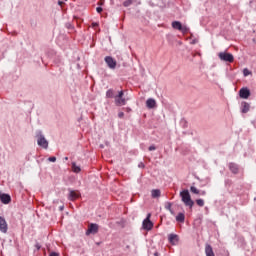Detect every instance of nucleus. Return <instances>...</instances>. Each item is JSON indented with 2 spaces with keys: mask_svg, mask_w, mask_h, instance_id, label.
Masks as SVG:
<instances>
[{
  "mask_svg": "<svg viewBox=\"0 0 256 256\" xmlns=\"http://www.w3.org/2000/svg\"><path fill=\"white\" fill-rule=\"evenodd\" d=\"M180 197L184 205H186V207H190V209L193 208V205H195V202L191 199V194H189V190L181 191Z\"/></svg>",
  "mask_w": 256,
  "mask_h": 256,
  "instance_id": "f257e3e1",
  "label": "nucleus"
},
{
  "mask_svg": "<svg viewBox=\"0 0 256 256\" xmlns=\"http://www.w3.org/2000/svg\"><path fill=\"white\" fill-rule=\"evenodd\" d=\"M36 138H37V144L39 147H42V149H48L49 148V141L45 138V135H43V132L41 130H38L36 132Z\"/></svg>",
  "mask_w": 256,
  "mask_h": 256,
  "instance_id": "f03ea898",
  "label": "nucleus"
},
{
  "mask_svg": "<svg viewBox=\"0 0 256 256\" xmlns=\"http://www.w3.org/2000/svg\"><path fill=\"white\" fill-rule=\"evenodd\" d=\"M142 227L145 231H151V229H153V223L151 221V214H147V217L142 222Z\"/></svg>",
  "mask_w": 256,
  "mask_h": 256,
  "instance_id": "7ed1b4c3",
  "label": "nucleus"
},
{
  "mask_svg": "<svg viewBox=\"0 0 256 256\" xmlns=\"http://www.w3.org/2000/svg\"><path fill=\"white\" fill-rule=\"evenodd\" d=\"M97 233H99V225L95 223L90 224L86 231V235H95Z\"/></svg>",
  "mask_w": 256,
  "mask_h": 256,
  "instance_id": "20e7f679",
  "label": "nucleus"
},
{
  "mask_svg": "<svg viewBox=\"0 0 256 256\" xmlns=\"http://www.w3.org/2000/svg\"><path fill=\"white\" fill-rule=\"evenodd\" d=\"M104 61L108 65L109 69H115L117 67V61L111 56H106Z\"/></svg>",
  "mask_w": 256,
  "mask_h": 256,
  "instance_id": "39448f33",
  "label": "nucleus"
},
{
  "mask_svg": "<svg viewBox=\"0 0 256 256\" xmlns=\"http://www.w3.org/2000/svg\"><path fill=\"white\" fill-rule=\"evenodd\" d=\"M9 226L7 225V220L5 217L0 216V231L1 233H7Z\"/></svg>",
  "mask_w": 256,
  "mask_h": 256,
  "instance_id": "423d86ee",
  "label": "nucleus"
},
{
  "mask_svg": "<svg viewBox=\"0 0 256 256\" xmlns=\"http://www.w3.org/2000/svg\"><path fill=\"white\" fill-rule=\"evenodd\" d=\"M239 96L241 99H249V97H251V91L249 88H241L239 91Z\"/></svg>",
  "mask_w": 256,
  "mask_h": 256,
  "instance_id": "0eeeda50",
  "label": "nucleus"
},
{
  "mask_svg": "<svg viewBox=\"0 0 256 256\" xmlns=\"http://www.w3.org/2000/svg\"><path fill=\"white\" fill-rule=\"evenodd\" d=\"M0 201L4 205H9L11 203V195L0 192Z\"/></svg>",
  "mask_w": 256,
  "mask_h": 256,
  "instance_id": "6e6552de",
  "label": "nucleus"
},
{
  "mask_svg": "<svg viewBox=\"0 0 256 256\" xmlns=\"http://www.w3.org/2000/svg\"><path fill=\"white\" fill-rule=\"evenodd\" d=\"M79 197H81V194L79 193V191L69 189V195H68L69 201H75V199H79Z\"/></svg>",
  "mask_w": 256,
  "mask_h": 256,
  "instance_id": "1a4fd4ad",
  "label": "nucleus"
},
{
  "mask_svg": "<svg viewBox=\"0 0 256 256\" xmlns=\"http://www.w3.org/2000/svg\"><path fill=\"white\" fill-rule=\"evenodd\" d=\"M146 107L148 109H155V107H157V101H155V99H153V98H149L146 101Z\"/></svg>",
  "mask_w": 256,
  "mask_h": 256,
  "instance_id": "9d476101",
  "label": "nucleus"
},
{
  "mask_svg": "<svg viewBox=\"0 0 256 256\" xmlns=\"http://www.w3.org/2000/svg\"><path fill=\"white\" fill-rule=\"evenodd\" d=\"M168 240H169V243H171V245H175L179 243V236L177 234H170L168 236Z\"/></svg>",
  "mask_w": 256,
  "mask_h": 256,
  "instance_id": "9b49d317",
  "label": "nucleus"
},
{
  "mask_svg": "<svg viewBox=\"0 0 256 256\" xmlns=\"http://www.w3.org/2000/svg\"><path fill=\"white\" fill-rule=\"evenodd\" d=\"M205 255L206 256H215V252L213 251V247L211 244L205 245Z\"/></svg>",
  "mask_w": 256,
  "mask_h": 256,
  "instance_id": "f8f14e48",
  "label": "nucleus"
},
{
  "mask_svg": "<svg viewBox=\"0 0 256 256\" xmlns=\"http://www.w3.org/2000/svg\"><path fill=\"white\" fill-rule=\"evenodd\" d=\"M115 105L117 107H123V105H127V99H125V98H115Z\"/></svg>",
  "mask_w": 256,
  "mask_h": 256,
  "instance_id": "ddd939ff",
  "label": "nucleus"
},
{
  "mask_svg": "<svg viewBox=\"0 0 256 256\" xmlns=\"http://www.w3.org/2000/svg\"><path fill=\"white\" fill-rule=\"evenodd\" d=\"M229 170L231 171V173H234V175H237V173H239V165L235 163H230Z\"/></svg>",
  "mask_w": 256,
  "mask_h": 256,
  "instance_id": "4468645a",
  "label": "nucleus"
},
{
  "mask_svg": "<svg viewBox=\"0 0 256 256\" xmlns=\"http://www.w3.org/2000/svg\"><path fill=\"white\" fill-rule=\"evenodd\" d=\"M249 109H251V105L247 102L241 103V113H249Z\"/></svg>",
  "mask_w": 256,
  "mask_h": 256,
  "instance_id": "2eb2a0df",
  "label": "nucleus"
},
{
  "mask_svg": "<svg viewBox=\"0 0 256 256\" xmlns=\"http://www.w3.org/2000/svg\"><path fill=\"white\" fill-rule=\"evenodd\" d=\"M176 221L178 223H185V213L180 212L177 216H176Z\"/></svg>",
  "mask_w": 256,
  "mask_h": 256,
  "instance_id": "dca6fc26",
  "label": "nucleus"
},
{
  "mask_svg": "<svg viewBox=\"0 0 256 256\" xmlns=\"http://www.w3.org/2000/svg\"><path fill=\"white\" fill-rule=\"evenodd\" d=\"M151 196L153 199H157V197H161V190H159V189L152 190Z\"/></svg>",
  "mask_w": 256,
  "mask_h": 256,
  "instance_id": "f3484780",
  "label": "nucleus"
},
{
  "mask_svg": "<svg viewBox=\"0 0 256 256\" xmlns=\"http://www.w3.org/2000/svg\"><path fill=\"white\" fill-rule=\"evenodd\" d=\"M234 57H233V54H231V53H225V61H226V63L228 62V63H233V61H234Z\"/></svg>",
  "mask_w": 256,
  "mask_h": 256,
  "instance_id": "a211bd4d",
  "label": "nucleus"
},
{
  "mask_svg": "<svg viewBox=\"0 0 256 256\" xmlns=\"http://www.w3.org/2000/svg\"><path fill=\"white\" fill-rule=\"evenodd\" d=\"M182 26H183V24H181L180 21H173L172 22L173 29H177L178 31H181Z\"/></svg>",
  "mask_w": 256,
  "mask_h": 256,
  "instance_id": "6ab92c4d",
  "label": "nucleus"
},
{
  "mask_svg": "<svg viewBox=\"0 0 256 256\" xmlns=\"http://www.w3.org/2000/svg\"><path fill=\"white\" fill-rule=\"evenodd\" d=\"M72 171L74 173H81V167L77 166L75 162L72 163Z\"/></svg>",
  "mask_w": 256,
  "mask_h": 256,
  "instance_id": "aec40b11",
  "label": "nucleus"
},
{
  "mask_svg": "<svg viewBox=\"0 0 256 256\" xmlns=\"http://www.w3.org/2000/svg\"><path fill=\"white\" fill-rule=\"evenodd\" d=\"M171 207H172L171 202H168V203L165 205V209H167V211H169V212L171 213V215H175V212L173 211V209H172Z\"/></svg>",
  "mask_w": 256,
  "mask_h": 256,
  "instance_id": "412c9836",
  "label": "nucleus"
},
{
  "mask_svg": "<svg viewBox=\"0 0 256 256\" xmlns=\"http://www.w3.org/2000/svg\"><path fill=\"white\" fill-rule=\"evenodd\" d=\"M113 95H114L113 89L107 90V92H106V97H107L108 99H113Z\"/></svg>",
  "mask_w": 256,
  "mask_h": 256,
  "instance_id": "4be33fe9",
  "label": "nucleus"
},
{
  "mask_svg": "<svg viewBox=\"0 0 256 256\" xmlns=\"http://www.w3.org/2000/svg\"><path fill=\"white\" fill-rule=\"evenodd\" d=\"M190 191H191V193H194V195H199V193H200L199 189H197V187H195V186H191Z\"/></svg>",
  "mask_w": 256,
  "mask_h": 256,
  "instance_id": "5701e85b",
  "label": "nucleus"
},
{
  "mask_svg": "<svg viewBox=\"0 0 256 256\" xmlns=\"http://www.w3.org/2000/svg\"><path fill=\"white\" fill-rule=\"evenodd\" d=\"M196 204L198 205V207H204L205 200L204 199H197Z\"/></svg>",
  "mask_w": 256,
  "mask_h": 256,
  "instance_id": "b1692460",
  "label": "nucleus"
},
{
  "mask_svg": "<svg viewBox=\"0 0 256 256\" xmlns=\"http://www.w3.org/2000/svg\"><path fill=\"white\" fill-rule=\"evenodd\" d=\"M123 5L125 7H131V5H133V0H126L123 2Z\"/></svg>",
  "mask_w": 256,
  "mask_h": 256,
  "instance_id": "393cba45",
  "label": "nucleus"
},
{
  "mask_svg": "<svg viewBox=\"0 0 256 256\" xmlns=\"http://www.w3.org/2000/svg\"><path fill=\"white\" fill-rule=\"evenodd\" d=\"M180 31L181 33H189V27L182 25V27L180 28Z\"/></svg>",
  "mask_w": 256,
  "mask_h": 256,
  "instance_id": "a878e982",
  "label": "nucleus"
},
{
  "mask_svg": "<svg viewBox=\"0 0 256 256\" xmlns=\"http://www.w3.org/2000/svg\"><path fill=\"white\" fill-rule=\"evenodd\" d=\"M243 75H244V77H248V75H251L250 70L247 69V68H245V69L243 70Z\"/></svg>",
  "mask_w": 256,
  "mask_h": 256,
  "instance_id": "bb28decb",
  "label": "nucleus"
},
{
  "mask_svg": "<svg viewBox=\"0 0 256 256\" xmlns=\"http://www.w3.org/2000/svg\"><path fill=\"white\" fill-rule=\"evenodd\" d=\"M219 58L221 59V61H225V52H220Z\"/></svg>",
  "mask_w": 256,
  "mask_h": 256,
  "instance_id": "cd10ccee",
  "label": "nucleus"
},
{
  "mask_svg": "<svg viewBox=\"0 0 256 256\" xmlns=\"http://www.w3.org/2000/svg\"><path fill=\"white\" fill-rule=\"evenodd\" d=\"M48 161H50V163H55V161H57V158L55 156L49 157Z\"/></svg>",
  "mask_w": 256,
  "mask_h": 256,
  "instance_id": "c85d7f7f",
  "label": "nucleus"
},
{
  "mask_svg": "<svg viewBox=\"0 0 256 256\" xmlns=\"http://www.w3.org/2000/svg\"><path fill=\"white\" fill-rule=\"evenodd\" d=\"M123 95H124L123 90H121V91L118 93V95L115 96V98H123Z\"/></svg>",
  "mask_w": 256,
  "mask_h": 256,
  "instance_id": "c756f323",
  "label": "nucleus"
},
{
  "mask_svg": "<svg viewBox=\"0 0 256 256\" xmlns=\"http://www.w3.org/2000/svg\"><path fill=\"white\" fill-rule=\"evenodd\" d=\"M139 169H145V164L143 162H140L138 164Z\"/></svg>",
  "mask_w": 256,
  "mask_h": 256,
  "instance_id": "7c9ffc66",
  "label": "nucleus"
},
{
  "mask_svg": "<svg viewBox=\"0 0 256 256\" xmlns=\"http://www.w3.org/2000/svg\"><path fill=\"white\" fill-rule=\"evenodd\" d=\"M118 117H119V119H123V117H125V113L119 112Z\"/></svg>",
  "mask_w": 256,
  "mask_h": 256,
  "instance_id": "2f4dec72",
  "label": "nucleus"
},
{
  "mask_svg": "<svg viewBox=\"0 0 256 256\" xmlns=\"http://www.w3.org/2000/svg\"><path fill=\"white\" fill-rule=\"evenodd\" d=\"M155 149H157V147H155V145H151L148 150L149 151H155Z\"/></svg>",
  "mask_w": 256,
  "mask_h": 256,
  "instance_id": "473e14b6",
  "label": "nucleus"
},
{
  "mask_svg": "<svg viewBox=\"0 0 256 256\" xmlns=\"http://www.w3.org/2000/svg\"><path fill=\"white\" fill-rule=\"evenodd\" d=\"M96 11H97V13H102L103 12V8L102 7H97Z\"/></svg>",
  "mask_w": 256,
  "mask_h": 256,
  "instance_id": "72a5a7b5",
  "label": "nucleus"
},
{
  "mask_svg": "<svg viewBox=\"0 0 256 256\" xmlns=\"http://www.w3.org/2000/svg\"><path fill=\"white\" fill-rule=\"evenodd\" d=\"M35 247H36L37 251H39V249H41V244L36 243V244H35Z\"/></svg>",
  "mask_w": 256,
  "mask_h": 256,
  "instance_id": "f704fd0d",
  "label": "nucleus"
},
{
  "mask_svg": "<svg viewBox=\"0 0 256 256\" xmlns=\"http://www.w3.org/2000/svg\"><path fill=\"white\" fill-rule=\"evenodd\" d=\"M49 256H59V253H57V252H51V253L49 254Z\"/></svg>",
  "mask_w": 256,
  "mask_h": 256,
  "instance_id": "c9c22d12",
  "label": "nucleus"
},
{
  "mask_svg": "<svg viewBox=\"0 0 256 256\" xmlns=\"http://www.w3.org/2000/svg\"><path fill=\"white\" fill-rule=\"evenodd\" d=\"M92 25H93V27H97L99 24L97 22H95Z\"/></svg>",
  "mask_w": 256,
  "mask_h": 256,
  "instance_id": "e433bc0d",
  "label": "nucleus"
},
{
  "mask_svg": "<svg viewBox=\"0 0 256 256\" xmlns=\"http://www.w3.org/2000/svg\"><path fill=\"white\" fill-rule=\"evenodd\" d=\"M59 209H60V211H63V209H65V207L64 206H60Z\"/></svg>",
  "mask_w": 256,
  "mask_h": 256,
  "instance_id": "4c0bfd02",
  "label": "nucleus"
},
{
  "mask_svg": "<svg viewBox=\"0 0 256 256\" xmlns=\"http://www.w3.org/2000/svg\"><path fill=\"white\" fill-rule=\"evenodd\" d=\"M58 5H63V1H58Z\"/></svg>",
  "mask_w": 256,
  "mask_h": 256,
  "instance_id": "58836bf2",
  "label": "nucleus"
},
{
  "mask_svg": "<svg viewBox=\"0 0 256 256\" xmlns=\"http://www.w3.org/2000/svg\"><path fill=\"white\" fill-rule=\"evenodd\" d=\"M205 194H206V192H205V191H202V192H201V195H205Z\"/></svg>",
  "mask_w": 256,
  "mask_h": 256,
  "instance_id": "ea45409f",
  "label": "nucleus"
},
{
  "mask_svg": "<svg viewBox=\"0 0 256 256\" xmlns=\"http://www.w3.org/2000/svg\"><path fill=\"white\" fill-rule=\"evenodd\" d=\"M64 159H65V161H68V160H69V158H68V157H65Z\"/></svg>",
  "mask_w": 256,
  "mask_h": 256,
  "instance_id": "a19ab883",
  "label": "nucleus"
},
{
  "mask_svg": "<svg viewBox=\"0 0 256 256\" xmlns=\"http://www.w3.org/2000/svg\"><path fill=\"white\" fill-rule=\"evenodd\" d=\"M154 255H155V256H159V253L156 252Z\"/></svg>",
  "mask_w": 256,
  "mask_h": 256,
  "instance_id": "79ce46f5",
  "label": "nucleus"
}]
</instances>
